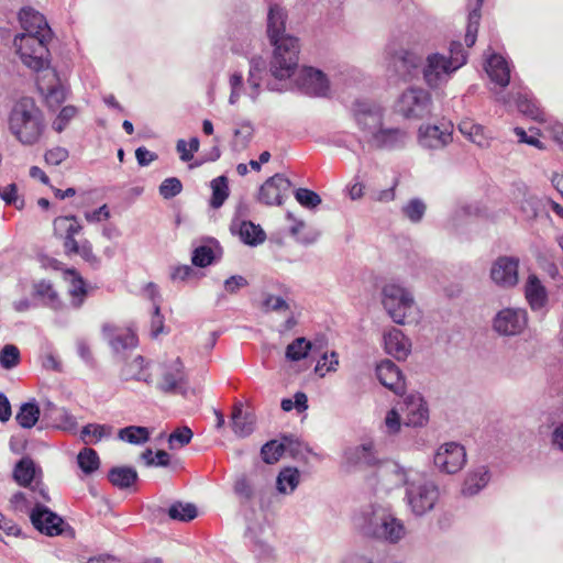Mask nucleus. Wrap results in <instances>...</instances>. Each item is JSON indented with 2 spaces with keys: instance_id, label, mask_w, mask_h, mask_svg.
Segmentation results:
<instances>
[{
  "instance_id": "nucleus-22",
  "label": "nucleus",
  "mask_w": 563,
  "mask_h": 563,
  "mask_svg": "<svg viewBox=\"0 0 563 563\" xmlns=\"http://www.w3.org/2000/svg\"><path fill=\"white\" fill-rule=\"evenodd\" d=\"M37 88L44 96L46 104L52 109L58 108L67 98V88L52 69L37 79Z\"/></svg>"
},
{
  "instance_id": "nucleus-44",
  "label": "nucleus",
  "mask_w": 563,
  "mask_h": 563,
  "mask_svg": "<svg viewBox=\"0 0 563 563\" xmlns=\"http://www.w3.org/2000/svg\"><path fill=\"white\" fill-rule=\"evenodd\" d=\"M113 433V427L109 424L88 423L80 432L81 440L89 443H97L103 439H109Z\"/></svg>"
},
{
  "instance_id": "nucleus-61",
  "label": "nucleus",
  "mask_w": 563,
  "mask_h": 563,
  "mask_svg": "<svg viewBox=\"0 0 563 563\" xmlns=\"http://www.w3.org/2000/svg\"><path fill=\"white\" fill-rule=\"evenodd\" d=\"M287 219L291 221V225L289 227V233L294 236L298 242L303 244L313 243L317 236H306L301 235V231L306 228V223L302 220L296 219L294 214L288 211L286 214Z\"/></svg>"
},
{
  "instance_id": "nucleus-6",
  "label": "nucleus",
  "mask_w": 563,
  "mask_h": 563,
  "mask_svg": "<svg viewBox=\"0 0 563 563\" xmlns=\"http://www.w3.org/2000/svg\"><path fill=\"white\" fill-rule=\"evenodd\" d=\"M440 497L438 485L429 478L415 476L406 487L405 500L410 511L421 517L431 511Z\"/></svg>"
},
{
  "instance_id": "nucleus-24",
  "label": "nucleus",
  "mask_w": 563,
  "mask_h": 563,
  "mask_svg": "<svg viewBox=\"0 0 563 563\" xmlns=\"http://www.w3.org/2000/svg\"><path fill=\"white\" fill-rule=\"evenodd\" d=\"M405 424L420 428L429 421V409L420 394H409L404 399Z\"/></svg>"
},
{
  "instance_id": "nucleus-58",
  "label": "nucleus",
  "mask_w": 563,
  "mask_h": 563,
  "mask_svg": "<svg viewBox=\"0 0 563 563\" xmlns=\"http://www.w3.org/2000/svg\"><path fill=\"white\" fill-rule=\"evenodd\" d=\"M339 367V356L335 352H331L330 354L324 353L321 358L317 362L316 373L319 374L320 377H324L330 372H335Z\"/></svg>"
},
{
  "instance_id": "nucleus-51",
  "label": "nucleus",
  "mask_w": 563,
  "mask_h": 563,
  "mask_svg": "<svg viewBox=\"0 0 563 563\" xmlns=\"http://www.w3.org/2000/svg\"><path fill=\"white\" fill-rule=\"evenodd\" d=\"M427 206L420 198H412L401 207V213L411 223H419L424 217Z\"/></svg>"
},
{
  "instance_id": "nucleus-47",
  "label": "nucleus",
  "mask_w": 563,
  "mask_h": 563,
  "mask_svg": "<svg viewBox=\"0 0 563 563\" xmlns=\"http://www.w3.org/2000/svg\"><path fill=\"white\" fill-rule=\"evenodd\" d=\"M150 430L145 427L129 426L119 430L118 438L130 444H143L150 440Z\"/></svg>"
},
{
  "instance_id": "nucleus-20",
  "label": "nucleus",
  "mask_w": 563,
  "mask_h": 563,
  "mask_svg": "<svg viewBox=\"0 0 563 563\" xmlns=\"http://www.w3.org/2000/svg\"><path fill=\"white\" fill-rule=\"evenodd\" d=\"M291 187L290 180L283 174L269 177L258 191V200L266 206H280Z\"/></svg>"
},
{
  "instance_id": "nucleus-29",
  "label": "nucleus",
  "mask_w": 563,
  "mask_h": 563,
  "mask_svg": "<svg viewBox=\"0 0 563 563\" xmlns=\"http://www.w3.org/2000/svg\"><path fill=\"white\" fill-rule=\"evenodd\" d=\"M384 347L387 354L394 356L398 361H404L411 352V342L397 328H391L384 333Z\"/></svg>"
},
{
  "instance_id": "nucleus-30",
  "label": "nucleus",
  "mask_w": 563,
  "mask_h": 563,
  "mask_svg": "<svg viewBox=\"0 0 563 563\" xmlns=\"http://www.w3.org/2000/svg\"><path fill=\"white\" fill-rule=\"evenodd\" d=\"M376 376L383 386L394 393L400 394L404 391L405 379L400 369L394 362L389 360L382 361L376 366Z\"/></svg>"
},
{
  "instance_id": "nucleus-38",
  "label": "nucleus",
  "mask_w": 563,
  "mask_h": 563,
  "mask_svg": "<svg viewBox=\"0 0 563 563\" xmlns=\"http://www.w3.org/2000/svg\"><path fill=\"white\" fill-rule=\"evenodd\" d=\"M254 417L245 412L242 405H236L232 412V429L233 432L241 438L250 435L254 430Z\"/></svg>"
},
{
  "instance_id": "nucleus-60",
  "label": "nucleus",
  "mask_w": 563,
  "mask_h": 563,
  "mask_svg": "<svg viewBox=\"0 0 563 563\" xmlns=\"http://www.w3.org/2000/svg\"><path fill=\"white\" fill-rule=\"evenodd\" d=\"M295 198L299 205L307 209H314L321 203V197L307 188H298L295 191Z\"/></svg>"
},
{
  "instance_id": "nucleus-15",
  "label": "nucleus",
  "mask_w": 563,
  "mask_h": 563,
  "mask_svg": "<svg viewBox=\"0 0 563 563\" xmlns=\"http://www.w3.org/2000/svg\"><path fill=\"white\" fill-rule=\"evenodd\" d=\"M295 82L306 95L324 97L330 91V82L327 75L311 66H303L298 70Z\"/></svg>"
},
{
  "instance_id": "nucleus-39",
  "label": "nucleus",
  "mask_w": 563,
  "mask_h": 563,
  "mask_svg": "<svg viewBox=\"0 0 563 563\" xmlns=\"http://www.w3.org/2000/svg\"><path fill=\"white\" fill-rule=\"evenodd\" d=\"M122 378L124 380H137L146 384L152 383L151 374L145 366V360L142 356L134 357L122 368Z\"/></svg>"
},
{
  "instance_id": "nucleus-32",
  "label": "nucleus",
  "mask_w": 563,
  "mask_h": 563,
  "mask_svg": "<svg viewBox=\"0 0 563 563\" xmlns=\"http://www.w3.org/2000/svg\"><path fill=\"white\" fill-rule=\"evenodd\" d=\"M516 107L521 114L531 120L538 122H544L547 120V113L539 101L526 89L517 93Z\"/></svg>"
},
{
  "instance_id": "nucleus-33",
  "label": "nucleus",
  "mask_w": 563,
  "mask_h": 563,
  "mask_svg": "<svg viewBox=\"0 0 563 563\" xmlns=\"http://www.w3.org/2000/svg\"><path fill=\"white\" fill-rule=\"evenodd\" d=\"M42 470L35 462L29 457H22L14 466L13 478L14 481L24 487L33 486L32 483L41 482Z\"/></svg>"
},
{
  "instance_id": "nucleus-45",
  "label": "nucleus",
  "mask_w": 563,
  "mask_h": 563,
  "mask_svg": "<svg viewBox=\"0 0 563 563\" xmlns=\"http://www.w3.org/2000/svg\"><path fill=\"white\" fill-rule=\"evenodd\" d=\"M109 481L119 488H129L137 479V473L133 467L119 466L110 470Z\"/></svg>"
},
{
  "instance_id": "nucleus-49",
  "label": "nucleus",
  "mask_w": 563,
  "mask_h": 563,
  "mask_svg": "<svg viewBox=\"0 0 563 563\" xmlns=\"http://www.w3.org/2000/svg\"><path fill=\"white\" fill-rule=\"evenodd\" d=\"M198 515L197 507L190 503H174L168 509V516L173 520L177 521H190Z\"/></svg>"
},
{
  "instance_id": "nucleus-10",
  "label": "nucleus",
  "mask_w": 563,
  "mask_h": 563,
  "mask_svg": "<svg viewBox=\"0 0 563 563\" xmlns=\"http://www.w3.org/2000/svg\"><path fill=\"white\" fill-rule=\"evenodd\" d=\"M383 62L387 70L406 77L418 68L420 58L416 53L404 47L397 40H391L384 48Z\"/></svg>"
},
{
  "instance_id": "nucleus-41",
  "label": "nucleus",
  "mask_w": 563,
  "mask_h": 563,
  "mask_svg": "<svg viewBox=\"0 0 563 563\" xmlns=\"http://www.w3.org/2000/svg\"><path fill=\"white\" fill-rule=\"evenodd\" d=\"M64 249L67 255H79L89 264H98V258L93 254L92 245L88 240L70 239L68 242H64Z\"/></svg>"
},
{
  "instance_id": "nucleus-57",
  "label": "nucleus",
  "mask_w": 563,
  "mask_h": 563,
  "mask_svg": "<svg viewBox=\"0 0 563 563\" xmlns=\"http://www.w3.org/2000/svg\"><path fill=\"white\" fill-rule=\"evenodd\" d=\"M73 279L69 288V294L71 296V305L75 308H79L85 299L87 294L85 282L81 277L77 276L74 272L71 273Z\"/></svg>"
},
{
  "instance_id": "nucleus-25",
  "label": "nucleus",
  "mask_w": 563,
  "mask_h": 563,
  "mask_svg": "<svg viewBox=\"0 0 563 563\" xmlns=\"http://www.w3.org/2000/svg\"><path fill=\"white\" fill-rule=\"evenodd\" d=\"M287 12L278 4H272L267 13L266 33L271 45L282 43L285 38H297L286 33Z\"/></svg>"
},
{
  "instance_id": "nucleus-26",
  "label": "nucleus",
  "mask_w": 563,
  "mask_h": 563,
  "mask_svg": "<svg viewBox=\"0 0 563 563\" xmlns=\"http://www.w3.org/2000/svg\"><path fill=\"white\" fill-rule=\"evenodd\" d=\"M19 21L24 30L22 34L41 35L43 38H52V30L46 18L31 7H24L19 12Z\"/></svg>"
},
{
  "instance_id": "nucleus-12",
  "label": "nucleus",
  "mask_w": 563,
  "mask_h": 563,
  "mask_svg": "<svg viewBox=\"0 0 563 563\" xmlns=\"http://www.w3.org/2000/svg\"><path fill=\"white\" fill-rule=\"evenodd\" d=\"M378 462L375 443L369 439L345 448L342 454V466L347 471L365 470L377 465Z\"/></svg>"
},
{
  "instance_id": "nucleus-43",
  "label": "nucleus",
  "mask_w": 563,
  "mask_h": 563,
  "mask_svg": "<svg viewBox=\"0 0 563 563\" xmlns=\"http://www.w3.org/2000/svg\"><path fill=\"white\" fill-rule=\"evenodd\" d=\"M41 410L37 402L33 399L20 406L15 420L20 427L31 429L40 419Z\"/></svg>"
},
{
  "instance_id": "nucleus-21",
  "label": "nucleus",
  "mask_w": 563,
  "mask_h": 563,
  "mask_svg": "<svg viewBox=\"0 0 563 563\" xmlns=\"http://www.w3.org/2000/svg\"><path fill=\"white\" fill-rule=\"evenodd\" d=\"M418 473L411 468H405L395 461H386L378 467V476L382 484L387 489L400 487L408 484L417 476Z\"/></svg>"
},
{
  "instance_id": "nucleus-1",
  "label": "nucleus",
  "mask_w": 563,
  "mask_h": 563,
  "mask_svg": "<svg viewBox=\"0 0 563 563\" xmlns=\"http://www.w3.org/2000/svg\"><path fill=\"white\" fill-rule=\"evenodd\" d=\"M272 56L268 62L261 55H251L250 51L240 52L234 47L235 53H242L249 58V74L246 85L241 71H234L229 77L230 96L229 103L235 104L241 96H247L256 101L264 86L269 91L282 92L290 87V79L298 74L300 42L299 38H285L282 43L271 45Z\"/></svg>"
},
{
  "instance_id": "nucleus-27",
  "label": "nucleus",
  "mask_w": 563,
  "mask_h": 563,
  "mask_svg": "<svg viewBox=\"0 0 563 563\" xmlns=\"http://www.w3.org/2000/svg\"><path fill=\"white\" fill-rule=\"evenodd\" d=\"M101 332L115 353H122L137 345V338L130 329L118 330L112 324L104 323L101 328Z\"/></svg>"
},
{
  "instance_id": "nucleus-3",
  "label": "nucleus",
  "mask_w": 563,
  "mask_h": 563,
  "mask_svg": "<svg viewBox=\"0 0 563 563\" xmlns=\"http://www.w3.org/2000/svg\"><path fill=\"white\" fill-rule=\"evenodd\" d=\"M355 529L365 537L396 544L406 536V527L389 509L367 506L353 517Z\"/></svg>"
},
{
  "instance_id": "nucleus-56",
  "label": "nucleus",
  "mask_w": 563,
  "mask_h": 563,
  "mask_svg": "<svg viewBox=\"0 0 563 563\" xmlns=\"http://www.w3.org/2000/svg\"><path fill=\"white\" fill-rule=\"evenodd\" d=\"M21 355L19 349L13 344H5L0 350V366L4 369H12L20 364Z\"/></svg>"
},
{
  "instance_id": "nucleus-53",
  "label": "nucleus",
  "mask_w": 563,
  "mask_h": 563,
  "mask_svg": "<svg viewBox=\"0 0 563 563\" xmlns=\"http://www.w3.org/2000/svg\"><path fill=\"white\" fill-rule=\"evenodd\" d=\"M482 212V209L477 202H460L452 214L453 218V224L457 225L461 222L471 219L473 217L479 216Z\"/></svg>"
},
{
  "instance_id": "nucleus-63",
  "label": "nucleus",
  "mask_w": 563,
  "mask_h": 563,
  "mask_svg": "<svg viewBox=\"0 0 563 563\" xmlns=\"http://www.w3.org/2000/svg\"><path fill=\"white\" fill-rule=\"evenodd\" d=\"M183 190L181 181L176 177H169L163 180L158 191L164 199H172L179 195Z\"/></svg>"
},
{
  "instance_id": "nucleus-59",
  "label": "nucleus",
  "mask_w": 563,
  "mask_h": 563,
  "mask_svg": "<svg viewBox=\"0 0 563 563\" xmlns=\"http://www.w3.org/2000/svg\"><path fill=\"white\" fill-rule=\"evenodd\" d=\"M35 294L42 298L46 305L57 307L58 296L54 290L53 285L47 280H41L34 286Z\"/></svg>"
},
{
  "instance_id": "nucleus-16",
  "label": "nucleus",
  "mask_w": 563,
  "mask_h": 563,
  "mask_svg": "<svg viewBox=\"0 0 563 563\" xmlns=\"http://www.w3.org/2000/svg\"><path fill=\"white\" fill-rule=\"evenodd\" d=\"M485 70L490 79V81L494 84V92L496 93L497 101L508 104L510 102V99L496 90L497 87L500 89L508 86L510 81V65L506 60V58L499 54H492L487 57L486 64H485Z\"/></svg>"
},
{
  "instance_id": "nucleus-31",
  "label": "nucleus",
  "mask_w": 563,
  "mask_h": 563,
  "mask_svg": "<svg viewBox=\"0 0 563 563\" xmlns=\"http://www.w3.org/2000/svg\"><path fill=\"white\" fill-rule=\"evenodd\" d=\"M490 481V473L487 466L479 465L471 468L463 481L461 493L465 497L477 495Z\"/></svg>"
},
{
  "instance_id": "nucleus-64",
  "label": "nucleus",
  "mask_w": 563,
  "mask_h": 563,
  "mask_svg": "<svg viewBox=\"0 0 563 563\" xmlns=\"http://www.w3.org/2000/svg\"><path fill=\"white\" fill-rule=\"evenodd\" d=\"M76 114L77 109L74 106H65L54 120L53 129L58 133L63 132Z\"/></svg>"
},
{
  "instance_id": "nucleus-62",
  "label": "nucleus",
  "mask_w": 563,
  "mask_h": 563,
  "mask_svg": "<svg viewBox=\"0 0 563 563\" xmlns=\"http://www.w3.org/2000/svg\"><path fill=\"white\" fill-rule=\"evenodd\" d=\"M192 439V431L188 427L176 429L168 437L169 449L175 450L188 444Z\"/></svg>"
},
{
  "instance_id": "nucleus-55",
  "label": "nucleus",
  "mask_w": 563,
  "mask_h": 563,
  "mask_svg": "<svg viewBox=\"0 0 563 563\" xmlns=\"http://www.w3.org/2000/svg\"><path fill=\"white\" fill-rule=\"evenodd\" d=\"M211 188H212L211 206L213 208H220L229 196V187L227 184V178L224 176L214 178L211 181Z\"/></svg>"
},
{
  "instance_id": "nucleus-5",
  "label": "nucleus",
  "mask_w": 563,
  "mask_h": 563,
  "mask_svg": "<svg viewBox=\"0 0 563 563\" xmlns=\"http://www.w3.org/2000/svg\"><path fill=\"white\" fill-rule=\"evenodd\" d=\"M466 62L467 53L463 45L460 42H452L449 56L440 53L427 55L422 65L423 80L428 87L439 88L445 85Z\"/></svg>"
},
{
  "instance_id": "nucleus-54",
  "label": "nucleus",
  "mask_w": 563,
  "mask_h": 563,
  "mask_svg": "<svg viewBox=\"0 0 563 563\" xmlns=\"http://www.w3.org/2000/svg\"><path fill=\"white\" fill-rule=\"evenodd\" d=\"M288 439L284 438L283 442L271 441L263 445L261 450L262 457L267 464H273L279 460L286 450Z\"/></svg>"
},
{
  "instance_id": "nucleus-36",
  "label": "nucleus",
  "mask_w": 563,
  "mask_h": 563,
  "mask_svg": "<svg viewBox=\"0 0 563 563\" xmlns=\"http://www.w3.org/2000/svg\"><path fill=\"white\" fill-rule=\"evenodd\" d=\"M254 126L249 120H242L233 129V137L230 147L235 153L245 151L254 136Z\"/></svg>"
},
{
  "instance_id": "nucleus-4",
  "label": "nucleus",
  "mask_w": 563,
  "mask_h": 563,
  "mask_svg": "<svg viewBox=\"0 0 563 563\" xmlns=\"http://www.w3.org/2000/svg\"><path fill=\"white\" fill-rule=\"evenodd\" d=\"M11 133L24 145H33L41 139L44 118L33 99L22 98L12 108L9 117Z\"/></svg>"
},
{
  "instance_id": "nucleus-17",
  "label": "nucleus",
  "mask_w": 563,
  "mask_h": 563,
  "mask_svg": "<svg viewBox=\"0 0 563 563\" xmlns=\"http://www.w3.org/2000/svg\"><path fill=\"white\" fill-rule=\"evenodd\" d=\"M452 132L450 123L422 124L418 129V143L426 150H442L452 142Z\"/></svg>"
},
{
  "instance_id": "nucleus-2",
  "label": "nucleus",
  "mask_w": 563,
  "mask_h": 563,
  "mask_svg": "<svg viewBox=\"0 0 563 563\" xmlns=\"http://www.w3.org/2000/svg\"><path fill=\"white\" fill-rule=\"evenodd\" d=\"M354 119L365 142L376 150H397L406 145L405 130L384 124V109L374 102L358 101L354 106Z\"/></svg>"
},
{
  "instance_id": "nucleus-35",
  "label": "nucleus",
  "mask_w": 563,
  "mask_h": 563,
  "mask_svg": "<svg viewBox=\"0 0 563 563\" xmlns=\"http://www.w3.org/2000/svg\"><path fill=\"white\" fill-rule=\"evenodd\" d=\"M48 417L54 427L67 432H75L77 429L76 418L70 415L65 408H57L52 402H47V409L44 412V418Z\"/></svg>"
},
{
  "instance_id": "nucleus-11",
  "label": "nucleus",
  "mask_w": 563,
  "mask_h": 563,
  "mask_svg": "<svg viewBox=\"0 0 563 563\" xmlns=\"http://www.w3.org/2000/svg\"><path fill=\"white\" fill-rule=\"evenodd\" d=\"M467 454L459 442H445L438 446L433 455L435 468L444 474H456L466 464Z\"/></svg>"
},
{
  "instance_id": "nucleus-8",
  "label": "nucleus",
  "mask_w": 563,
  "mask_h": 563,
  "mask_svg": "<svg viewBox=\"0 0 563 563\" xmlns=\"http://www.w3.org/2000/svg\"><path fill=\"white\" fill-rule=\"evenodd\" d=\"M51 38L41 35L18 34L14 37V47L21 62L34 71L48 70V48Z\"/></svg>"
},
{
  "instance_id": "nucleus-7",
  "label": "nucleus",
  "mask_w": 563,
  "mask_h": 563,
  "mask_svg": "<svg viewBox=\"0 0 563 563\" xmlns=\"http://www.w3.org/2000/svg\"><path fill=\"white\" fill-rule=\"evenodd\" d=\"M382 305L390 319L397 324H404L416 310L412 294L396 283H389L383 287Z\"/></svg>"
},
{
  "instance_id": "nucleus-37",
  "label": "nucleus",
  "mask_w": 563,
  "mask_h": 563,
  "mask_svg": "<svg viewBox=\"0 0 563 563\" xmlns=\"http://www.w3.org/2000/svg\"><path fill=\"white\" fill-rule=\"evenodd\" d=\"M459 131L472 143L479 147L489 145V136L485 128L471 119H464L459 123Z\"/></svg>"
},
{
  "instance_id": "nucleus-13",
  "label": "nucleus",
  "mask_w": 563,
  "mask_h": 563,
  "mask_svg": "<svg viewBox=\"0 0 563 563\" xmlns=\"http://www.w3.org/2000/svg\"><path fill=\"white\" fill-rule=\"evenodd\" d=\"M528 325V312L525 308L507 307L493 318V330L501 336L520 335Z\"/></svg>"
},
{
  "instance_id": "nucleus-52",
  "label": "nucleus",
  "mask_w": 563,
  "mask_h": 563,
  "mask_svg": "<svg viewBox=\"0 0 563 563\" xmlns=\"http://www.w3.org/2000/svg\"><path fill=\"white\" fill-rule=\"evenodd\" d=\"M78 466L85 474H91L100 466L98 453L90 448H84L77 456Z\"/></svg>"
},
{
  "instance_id": "nucleus-34",
  "label": "nucleus",
  "mask_w": 563,
  "mask_h": 563,
  "mask_svg": "<svg viewBox=\"0 0 563 563\" xmlns=\"http://www.w3.org/2000/svg\"><path fill=\"white\" fill-rule=\"evenodd\" d=\"M222 249L216 240L210 239L206 244L196 247L192 252L191 262L195 266L207 267L214 260L221 257Z\"/></svg>"
},
{
  "instance_id": "nucleus-46",
  "label": "nucleus",
  "mask_w": 563,
  "mask_h": 563,
  "mask_svg": "<svg viewBox=\"0 0 563 563\" xmlns=\"http://www.w3.org/2000/svg\"><path fill=\"white\" fill-rule=\"evenodd\" d=\"M239 234L245 244L252 246L262 244L266 239L264 230L251 221H243L241 223Z\"/></svg>"
},
{
  "instance_id": "nucleus-40",
  "label": "nucleus",
  "mask_w": 563,
  "mask_h": 563,
  "mask_svg": "<svg viewBox=\"0 0 563 563\" xmlns=\"http://www.w3.org/2000/svg\"><path fill=\"white\" fill-rule=\"evenodd\" d=\"M300 483V472L296 467L283 468L276 478V489L279 494H292Z\"/></svg>"
},
{
  "instance_id": "nucleus-9",
  "label": "nucleus",
  "mask_w": 563,
  "mask_h": 563,
  "mask_svg": "<svg viewBox=\"0 0 563 563\" xmlns=\"http://www.w3.org/2000/svg\"><path fill=\"white\" fill-rule=\"evenodd\" d=\"M394 109L406 119H423L431 114L432 98L426 89L410 87L399 95L395 101Z\"/></svg>"
},
{
  "instance_id": "nucleus-18",
  "label": "nucleus",
  "mask_w": 563,
  "mask_h": 563,
  "mask_svg": "<svg viewBox=\"0 0 563 563\" xmlns=\"http://www.w3.org/2000/svg\"><path fill=\"white\" fill-rule=\"evenodd\" d=\"M156 387L163 393H176L186 382L183 362L179 357L161 363L157 366Z\"/></svg>"
},
{
  "instance_id": "nucleus-14",
  "label": "nucleus",
  "mask_w": 563,
  "mask_h": 563,
  "mask_svg": "<svg viewBox=\"0 0 563 563\" xmlns=\"http://www.w3.org/2000/svg\"><path fill=\"white\" fill-rule=\"evenodd\" d=\"M520 261L516 256L497 257L489 271L492 282L503 289H510L517 286L519 282Z\"/></svg>"
},
{
  "instance_id": "nucleus-42",
  "label": "nucleus",
  "mask_w": 563,
  "mask_h": 563,
  "mask_svg": "<svg viewBox=\"0 0 563 563\" xmlns=\"http://www.w3.org/2000/svg\"><path fill=\"white\" fill-rule=\"evenodd\" d=\"M483 4V0H471L470 2V13L467 18V27L465 34V43L467 47H471L475 44L477 37V31L481 21V8Z\"/></svg>"
},
{
  "instance_id": "nucleus-50",
  "label": "nucleus",
  "mask_w": 563,
  "mask_h": 563,
  "mask_svg": "<svg viewBox=\"0 0 563 563\" xmlns=\"http://www.w3.org/2000/svg\"><path fill=\"white\" fill-rule=\"evenodd\" d=\"M54 225L56 230L65 232L64 242L75 239V236L82 230L81 224L75 216L58 217L55 219Z\"/></svg>"
},
{
  "instance_id": "nucleus-48",
  "label": "nucleus",
  "mask_w": 563,
  "mask_h": 563,
  "mask_svg": "<svg viewBox=\"0 0 563 563\" xmlns=\"http://www.w3.org/2000/svg\"><path fill=\"white\" fill-rule=\"evenodd\" d=\"M312 344L306 338H297L286 347L285 356L288 361L298 362L308 356Z\"/></svg>"
},
{
  "instance_id": "nucleus-19",
  "label": "nucleus",
  "mask_w": 563,
  "mask_h": 563,
  "mask_svg": "<svg viewBox=\"0 0 563 563\" xmlns=\"http://www.w3.org/2000/svg\"><path fill=\"white\" fill-rule=\"evenodd\" d=\"M49 501L48 493L42 482H36L33 486H27L25 492L15 493L11 499V506L15 511L29 512L44 503Z\"/></svg>"
},
{
  "instance_id": "nucleus-23",
  "label": "nucleus",
  "mask_w": 563,
  "mask_h": 563,
  "mask_svg": "<svg viewBox=\"0 0 563 563\" xmlns=\"http://www.w3.org/2000/svg\"><path fill=\"white\" fill-rule=\"evenodd\" d=\"M30 519L41 533L54 537L63 532L64 520L44 504L31 510Z\"/></svg>"
},
{
  "instance_id": "nucleus-28",
  "label": "nucleus",
  "mask_w": 563,
  "mask_h": 563,
  "mask_svg": "<svg viewBox=\"0 0 563 563\" xmlns=\"http://www.w3.org/2000/svg\"><path fill=\"white\" fill-rule=\"evenodd\" d=\"M525 298L532 311H543L548 305V290L536 274L527 277L523 287Z\"/></svg>"
}]
</instances>
